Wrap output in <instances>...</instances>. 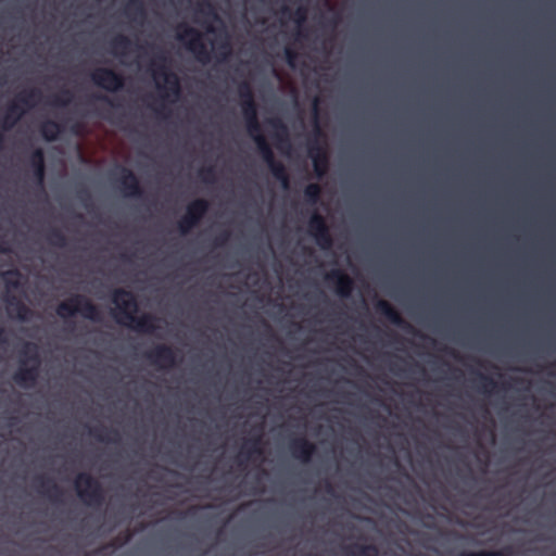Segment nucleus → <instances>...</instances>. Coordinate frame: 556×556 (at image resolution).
I'll return each mask as SVG.
<instances>
[{
  "instance_id": "obj_6",
  "label": "nucleus",
  "mask_w": 556,
  "mask_h": 556,
  "mask_svg": "<svg viewBox=\"0 0 556 556\" xmlns=\"http://www.w3.org/2000/svg\"><path fill=\"white\" fill-rule=\"evenodd\" d=\"M112 302L117 308L115 315L116 320L122 318L123 321H129L138 312V303L132 292L118 288L112 292Z\"/></svg>"
},
{
  "instance_id": "obj_53",
  "label": "nucleus",
  "mask_w": 556,
  "mask_h": 556,
  "mask_svg": "<svg viewBox=\"0 0 556 556\" xmlns=\"http://www.w3.org/2000/svg\"><path fill=\"white\" fill-rule=\"evenodd\" d=\"M7 285H8L9 287H17L18 282H17V281H12V280L8 279V280H7Z\"/></svg>"
},
{
  "instance_id": "obj_20",
  "label": "nucleus",
  "mask_w": 556,
  "mask_h": 556,
  "mask_svg": "<svg viewBox=\"0 0 556 556\" xmlns=\"http://www.w3.org/2000/svg\"><path fill=\"white\" fill-rule=\"evenodd\" d=\"M208 207V201L205 199H195L187 205L186 214L190 219L199 225L204 215L207 213Z\"/></svg>"
},
{
  "instance_id": "obj_35",
  "label": "nucleus",
  "mask_w": 556,
  "mask_h": 556,
  "mask_svg": "<svg viewBox=\"0 0 556 556\" xmlns=\"http://www.w3.org/2000/svg\"><path fill=\"white\" fill-rule=\"evenodd\" d=\"M241 110H242V114H243L245 123L258 119L256 102H254L252 104L242 103Z\"/></svg>"
},
{
  "instance_id": "obj_12",
  "label": "nucleus",
  "mask_w": 556,
  "mask_h": 556,
  "mask_svg": "<svg viewBox=\"0 0 556 556\" xmlns=\"http://www.w3.org/2000/svg\"><path fill=\"white\" fill-rule=\"evenodd\" d=\"M157 318L151 314L143 313L140 316H134L129 321H123L122 318L117 323L124 325L137 332L152 334L159 328L156 325Z\"/></svg>"
},
{
  "instance_id": "obj_28",
  "label": "nucleus",
  "mask_w": 556,
  "mask_h": 556,
  "mask_svg": "<svg viewBox=\"0 0 556 556\" xmlns=\"http://www.w3.org/2000/svg\"><path fill=\"white\" fill-rule=\"evenodd\" d=\"M254 142L266 165L276 160L274 151L264 134H258L257 136H254Z\"/></svg>"
},
{
  "instance_id": "obj_9",
  "label": "nucleus",
  "mask_w": 556,
  "mask_h": 556,
  "mask_svg": "<svg viewBox=\"0 0 556 556\" xmlns=\"http://www.w3.org/2000/svg\"><path fill=\"white\" fill-rule=\"evenodd\" d=\"M118 176L115 179L116 185L125 197L140 198L143 190L138 177L134 172L125 166H118Z\"/></svg>"
},
{
  "instance_id": "obj_17",
  "label": "nucleus",
  "mask_w": 556,
  "mask_h": 556,
  "mask_svg": "<svg viewBox=\"0 0 556 556\" xmlns=\"http://www.w3.org/2000/svg\"><path fill=\"white\" fill-rule=\"evenodd\" d=\"M74 300L77 301V313H79L84 318L91 321L101 320L99 307L92 303L91 300L81 294H74Z\"/></svg>"
},
{
  "instance_id": "obj_44",
  "label": "nucleus",
  "mask_w": 556,
  "mask_h": 556,
  "mask_svg": "<svg viewBox=\"0 0 556 556\" xmlns=\"http://www.w3.org/2000/svg\"><path fill=\"white\" fill-rule=\"evenodd\" d=\"M286 60L289 66L293 67L298 59V53L294 49L287 47L285 49Z\"/></svg>"
},
{
  "instance_id": "obj_56",
  "label": "nucleus",
  "mask_w": 556,
  "mask_h": 556,
  "mask_svg": "<svg viewBox=\"0 0 556 556\" xmlns=\"http://www.w3.org/2000/svg\"><path fill=\"white\" fill-rule=\"evenodd\" d=\"M316 132L320 135V128L318 127V125H316Z\"/></svg>"
},
{
  "instance_id": "obj_43",
  "label": "nucleus",
  "mask_w": 556,
  "mask_h": 556,
  "mask_svg": "<svg viewBox=\"0 0 556 556\" xmlns=\"http://www.w3.org/2000/svg\"><path fill=\"white\" fill-rule=\"evenodd\" d=\"M245 125H247V129H248L250 136L253 139H254V136H257L258 134H263L258 119H255L253 122H247Z\"/></svg>"
},
{
  "instance_id": "obj_5",
  "label": "nucleus",
  "mask_w": 556,
  "mask_h": 556,
  "mask_svg": "<svg viewBox=\"0 0 556 556\" xmlns=\"http://www.w3.org/2000/svg\"><path fill=\"white\" fill-rule=\"evenodd\" d=\"M176 39L184 42L186 49L193 54L198 62L202 64L211 62V51L203 42V36L197 28L187 24H179L177 26Z\"/></svg>"
},
{
  "instance_id": "obj_1",
  "label": "nucleus",
  "mask_w": 556,
  "mask_h": 556,
  "mask_svg": "<svg viewBox=\"0 0 556 556\" xmlns=\"http://www.w3.org/2000/svg\"><path fill=\"white\" fill-rule=\"evenodd\" d=\"M20 356V367L14 372L13 380L20 387L33 386L39 377L38 346L35 343L25 342Z\"/></svg>"
},
{
  "instance_id": "obj_10",
  "label": "nucleus",
  "mask_w": 556,
  "mask_h": 556,
  "mask_svg": "<svg viewBox=\"0 0 556 556\" xmlns=\"http://www.w3.org/2000/svg\"><path fill=\"white\" fill-rule=\"evenodd\" d=\"M152 364L163 369H169L177 364L176 351L167 344H157L144 354Z\"/></svg>"
},
{
  "instance_id": "obj_13",
  "label": "nucleus",
  "mask_w": 556,
  "mask_h": 556,
  "mask_svg": "<svg viewBox=\"0 0 556 556\" xmlns=\"http://www.w3.org/2000/svg\"><path fill=\"white\" fill-rule=\"evenodd\" d=\"M289 452L302 463H308L316 452V445L307 440L305 437L292 439L289 443Z\"/></svg>"
},
{
  "instance_id": "obj_46",
  "label": "nucleus",
  "mask_w": 556,
  "mask_h": 556,
  "mask_svg": "<svg viewBox=\"0 0 556 556\" xmlns=\"http://www.w3.org/2000/svg\"><path fill=\"white\" fill-rule=\"evenodd\" d=\"M9 343V338L5 329L3 327H0V345H7Z\"/></svg>"
},
{
  "instance_id": "obj_21",
  "label": "nucleus",
  "mask_w": 556,
  "mask_h": 556,
  "mask_svg": "<svg viewBox=\"0 0 556 556\" xmlns=\"http://www.w3.org/2000/svg\"><path fill=\"white\" fill-rule=\"evenodd\" d=\"M271 128L275 129V138L278 148L282 149L285 146L290 148L289 131L287 125L280 118H271L268 121Z\"/></svg>"
},
{
  "instance_id": "obj_41",
  "label": "nucleus",
  "mask_w": 556,
  "mask_h": 556,
  "mask_svg": "<svg viewBox=\"0 0 556 556\" xmlns=\"http://www.w3.org/2000/svg\"><path fill=\"white\" fill-rule=\"evenodd\" d=\"M230 236H231V233L229 230L222 231L214 238V242H213L214 247H216V248L225 247L228 243Z\"/></svg>"
},
{
  "instance_id": "obj_37",
  "label": "nucleus",
  "mask_w": 556,
  "mask_h": 556,
  "mask_svg": "<svg viewBox=\"0 0 556 556\" xmlns=\"http://www.w3.org/2000/svg\"><path fill=\"white\" fill-rule=\"evenodd\" d=\"M178 229L180 231L181 235H187L189 233L194 227H197L198 225L195 224V222H193L192 219H190L187 214H185L179 220H178Z\"/></svg>"
},
{
  "instance_id": "obj_39",
  "label": "nucleus",
  "mask_w": 556,
  "mask_h": 556,
  "mask_svg": "<svg viewBox=\"0 0 556 556\" xmlns=\"http://www.w3.org/2000/svg\"><path fill=\"white\" fill-rule=\"evenodd\" d=\"M513 547L507 545L498 551H482V556H513Z\"/></svg>"
},
{
  "instance_id": "obj_51",
  "label": "nucleus",
  "mask_w": 556,
  "mask_h": 556,
  "mask_svg": "<svg viewBox=\"0 0 556 556\" xmlns=\"http://www.w3.org/2000/svg\"><path fill=\"white\" fill-rule=\"evenodd\" d=\"M10 250L7 245V243L0 239V252L1 253H8Z\"/></svg>"
},
{
  "instance_id": "obj_38",
  "label": "nucleus",
  "mask_w": 556,
  "mask_h": 556,
  "mask_svg": "<svg viewBox=\"0 0 556 556\" xmlns=\"http://www.w3.org/2000/svg\"><path fill=\"white\" fill-rule=\"evenodd\" d=\"M72 100L70 90H62L60 94L54 96L52 104L55 106H66Z\"/></svg>"
},
{
  "instance_id": "obj_29",
  "label": "nucleus",
  "mask_w": 556,
  "mask_h": 556,
  "mask_svg": "<svg viewBox=\"0 0 556 556\" xmlns=\"http://www.w3.org/2000/svg\"><path fill=\"white\" fill-rule=\"evenodd\" d=\"M56 315L61 317L62 319H66L68 317L74 316L78 312L77 307V301L74 300V295H72L70 299L61 302L56 306Z\"/></svg>"
},
{
  "instance_id": "obj_26",
  "label": "nucleus",
  "mask_w": 556,
  "mask_h": 556,
  "mask_svg": "<svg viewBox=\"0 0 556 556\" xmlns=\"http://www.w3.org/2000/svg\"><path fill=\"white\" fill-rule=\"evenodd\" d=\"M89 433L91 437L100 442H118L119 434L115 429H109L106 427H93L90 428Z\"/></svg>"
},
{
  "instance_id": "obj_50",
  "label": "nucleus",
  "mask_w": 556,
  "mask_h": 556,
  "mask_svg": "<svg viewBox=\"0 0 556 556\" xmlns=\"http://www.w3.org/2000/svg\"><path fill=\"white\" fill-rule=\"evenodd\" d=\"M5 131H7V130H2V129L0 128V151H1V150L3 149V147H4V142H5V135H4V134H5Z\"/></svg>"
},
{
  "instance_id": "obj_45",
  "label": "nucleus",
  "mask_w": 556,
  "mask_h": 556,
  "mask_svg": "<svg viewBox=\"0 0 556 556\" xmlns=\"http://www.w3.org/2000/svg\"><path fill=\"white\" fill-rule=\"evenodd\" d=\"M208 9L207 14L212 15L214 18H217V14L214 12L212 4L210 2H203L200 4V11H204L203 9Z\"/></svg>"
},
{
  "instance_id": "obj_34",
  "label": "nucleus",
  "mask_w": 556,
  "mask_h": 556,
  "mask_svg": "<svg viewBox=\"0 0 556 556\" xmlns=\"http://www.w3.org/2000/svg\"><path fill=\"white\" fill-rule=\"evenodd\" d=\"M232 49L228 38L220 41L216 48L215 54L219 63L226 62L231 55Z\"/></svg>"
},
{
  "instance_id": "obj_24",
  "label": "nucleus",
  "mask_w": 556,
  "mask_h": 556,
  "mask_svg": "<svg viewBox=\"0 0 556 556\" xmlns=\"http://www.w3.org/2000/svg\"><path fill=\"white\" fill-rule=\"evenodd\" d=\"M132 41L125 35H117L110 41L111 52L116 56H125L129 53Z\"/></svg>"
},
{
  "instance_id": "obj_19",
  "label": "nucleus",
  "mask_w": 556,
  "mask_h": 556,
  "mask_svg": "<svg viewBox=\"0 0 556 556\" xmlns=\"http://www.w3.org/2000/svg\"><path fill=\"white\" fill-rule=\"evenodd\" d=\"M29 165L33 168L34 178L37 185L42 188L46 175V165L43 151L41 149H36L31 152L29 156Z\"/></svg>"
},
{
  "instance_id": "obj_8",
  "label": "nucleus",
  "mask_w": 556,
  "mask_h": 556,
  "mask_svg": "<svg viewBox=\"0 0 556 556\" xmlns=\"http://www.w3.org/2000/svg\"><path fill=\"white\" fill-rule=\"evenodd\" d=\"M91 80L98 87L111 92L121 90L125 85L124 76L108 67L94 70L91 73Z\"/></svg>"
},
{
  "instance_id": "obj_40",
  "label": "nucleus",
  "mask_w": 556,
  "mask_h": 556,
  "mask_svg": "<svg viewBox=\"0 0 556 556\" xmlns=\"http://www.w3.org/2000/svg\"><path fill=\"white\" fill-rule=\"evenodd\" d=\"M479 378L481 381V389L484 392H491V390H493L497 386L496 382L489 376L479 374Z\"/></svg>"
},
{
  "instance_id": "obj_49",
  "label": "nucleus",
  "mask_w": 556,
  "mask_h": 556,
  "mask_svg": "<svg viewBox=\"0 0 556 556\" xmlns=\"http://www.w3.org/2000/svg\"><path fill=\"white\" fill-rule=\"evenodd\" d=\"M457 556H482V551H480V552H460Z\"/></svg>"
},
{
  "instance_id": "obj_3",
  "label": "nucleus",
  "mask_w": 556,
  "mask_h": 556,
  "mask_svg": "<svg viewBox=\"0 0 556 556\" xmlns=\"http://www.w3.org/2000/svg\"><path fill=\"white\" fill-rule=\"evenodd\" d=\"M166 61L164 53L156 55L155 60L152 61L153 77L157 81V88L163 90L162 99L178 98L181 92L180 80L175 73L168 71Z\"/></svg>"
},
{
  "instance_id": "obj_54",
  "label": "nucleus",
  "mask_w": 556,
  "mask_h": 556,
  "mask_svg": "<svg viewBox=\"0 0 556 556\" xmlns=\"http://www.w3.org/2000/svg\"><path fill=\"white\" fill-rule=\"evenodd\" d=\"M8 275L18 276L20 274L17 270H12V271H9Z\"/></svg>"
},
{
  "instance_id": "obj_23",
  "label": "nucleus",
  "mask_w": 556,
  "mask_h": 556,
  "mask_svg": "<svg viewBox=\"0 0 556 556\" xmlns=\"http://www.w3.org/2000/svg\"><path fill=\"white\" fill-rule=\"evenodd\" d=\"M345 556H378L379 549L375 544H350L344 547Z\"/></svg>"
},
{
  "instance_id": "obj_42",
  "label": "nucleus",
  "mask_w": 556,
  "mask_h": 556,
  "mask_svg": "<svg viewBox=\"0 0 556 556\" xmlns=\"http://www.w3.org/2000/svg\"><path fill=\"white\" fill-rule=\"evenodd\" d=\"M307 10L304 7H299L292 14L291 17L299 24L302 25L306 21Z\"/></svg>"
},
{
  "instance_id": "obj_14",
  "label": "nucleus",
  "mask_w": 556,
  "mask_h": 556,
  "mask_svg": "<svg viewBox=\"0 0 556 556\" xmlns=\"http://www.w3.org/2000/svg\"><path fill=\"white\" fill-rule=\"evenodd\" d=\"M308 154L313 161L316 177L323 178L329 168V156L327 151L317 142H309Z\"/></svg>"
},
{
  "instance_id": "obj_15",
  "label": "nucleus",
  "mask_w": 556,
  "mask_h": 556,
  "mask_svg": "<svg viewBox=\"0 0 556 556\" xmlns=\"http://www.w3.org/2000/svg\"><path fill=\"white\" fill-rule=\"evenodd\" d=\"M7 312L11 318L20 321H28L33 316V311L18 298L9 295L5 298Z\"/></svg>"
},
{
  "instance_id": "obj_27",
  "label": "nucleus",
  "mask_w": 556,
  "mask_h": 556,
  "mask_svg": "<svg viewBox=\"0 0 556 556\" xmlns=\"http://www.w3.org/2000/svg\"><path fill=\"white\" fill-rule=\"evenodd\" d=\"M267 166L273 177L281 184L282 188H289L290 178L285 165L280 161L274 160Z\"/></svg>"
},
{
  "instance_id": "obj_4",
  "label": "nucleus",
  "mask_w": 556,
  "mask_h": 556,
  "mask_svg": "<svg viewBox=\"0 0 556 556\" xmlns=\"http://www.w3.org/2000/svg\"><path fill=\"white\" fill-rule=\"evenodd\" d=\"M75 490L79 500L87 506L100 507L103 505L105 495L98 479L88 472H80L75 479Z\"/></svg>"
},
{
  "instance_id": "obj_22",
  "label": "nucleus",
  "mask_w": 556,
  "mask_h": 556,
  "mask_svg": "<svg viewBox=\"0 0 556 556\" xmlns=\"http://www.w3.org/2000/svg\"><path fill=\"white\" fill-rule=\"evenodd\" d=\"M39 130L46 141L52 142L58 140L59 136L63 132L64 127L55 121L48 119L40 125Z\"/></svg>"
},
{
  "instance_id": "obj_30",
  "label": "nucleus",
  "mask_w": 556,
  "mask_h": 556,
  "mask_svg": "<svg viewBox=\"0 0 556 556\" xmlns=\"http://www.w3.org/2000/svg\"><path fill=\"white\" fill-rule=\"evenodd\" d=\"M125 14L134 21L140 18L142 22L146 18V9L141 0H129L125 8Z\"/></svg>"
},
{
  "instance_id": "obj_16",
  "label": "nucleus",
  "mask_w": 556,
  "mask_h": 556,
  "mask_svg": "<svg viewBox=\"0 0 556 556\" xmlns=\"http://www.w3.org/2000/svg\"><path fill=\"white\" fill-rule=\"evenodd\" d=\"M35 481L37 491L46 495L51 502L60 503L62 501L63 492L52 479L37 477Z\"/></svg>"
},
{
  "instance_id": "obj_25",
  "label": "nucleus",
  "mask_w": 556,
  "mask_h": 556,
  "mask_svg": "<svg viewBox=\"0 0 556 556\" xmlns=\"http://www.w3.org/2000/svg\"><path fill=\"white\" fill-rule=\"evenodd\" d=\"M261 437H254L245 441L244 445L242 446L239 458L241 459L244 457L245 460L252 458L253 456H260L263 454V450L261 447Z\"/></svg>"
},
{
  "instance_id": "obj_11",
  "label": "nucleus",
  "mask_w": 556,
  "mask_h": 556,
  "mask_svg": "<svg viewBox=\"0 0 556 556\" xmlns=\"http://www.w3.org/2000/svg\"><path fill=\"white\" fill-rule=\"evenodd\" d=\"M325 279L334 286L337 294L341 298H349L354 289L353 279L339 268L330 270Z\"/></svg>"
},
{
  "instance_id": "obj_2",
  "label": "nucleus",
  "mask_w": 556,
  "mask_h": 556,
  "mask_svg": "<svg viewBox=\"0 0 556 556\" xmlns=\"http://www.w3.org/2000/svg\"><path fill=\"white\" fill-rule=\"evenodd\" d=\"M40 97L41 92L36 88L20 92L15 100L8 104L4 115L0 118V128L8 131L13 129L27 110L34 108Z\"/></svg>"
},
{
  "instance_id": "obj_48",
  "label": "nucleus",
  "mask_w": 556,
  "mask_h": 556,
  "mask_svg": "<svg viewBox=\"0 0 556 556\" xmlns=\"http://www.w3.org/2000/svg\"><path fill=\"white\" fill-rule=\"evenodd\" d=\"M79 199L84 202V204L87 206V201L90 200V194L87 190L79 191Z\"/></svg>"
},
{
  "instance_id": "obj_7",
  "label": "nucleus",
  "mask_w": 556,
  "mask_h": 556,
  "mask_svg": "<svg viewBox=\"0 0 556 556\" xmlns=\"http://www.w3.org/2000/svg\"><path fill=\"white\" fill-rule=\"evenodd\" d=\"M308 231L314 237L317 245L321 250H330L333 245V239L330 229L323 215L314 212L308 222Z\"/></svg>"
},
{
  "instance_id": "obj_36",
  "label": "nucleus",
  "mask_w": 556,
  "mask_h": 556,
  "mask_svg": "<svg viewBox=\"0 0 556 556\" xmlns=\"http://www.w3.org/2000/svg\"><path fill=\"white\" fill-rule=\"evenodd\" d=\"M198 176L204 184H214L216 181V173L214 166L201 168L198 172Z\"/></svg>"
},
{
  "instance_id": "obj_31",
  "label": "nucleus",
  "mask_w": 556,
  "mask_h": 556,
  "mask_svg": "<svg viewBox=\"0 0 556 556\" xmlns=\"http://www.w3.org/2000/svg\"><path fill=\"white\" fill-rule=\"evenodd\" d=\"M321 194V187L318 184H309L304 188L305 202L311 205H316L319 202Z\"/></svg>"
},
{
  "instance_id": "obj_18",
  "label": "nucleus",
  "mask_w": 556,
  "mask_h": 556,
  "mask_svg": "<svg viewBox=\"0 0 556 556\" xmlns=\"http://www.w3.org/2000/svg\"><path fill=\"white\" fill-rule=\"evenodd\" d=\"M375 309L394 326L404 328L407 325L401 314L386 300H378Z\"/></svg>"
},
{
  "instance_id": "obj_32",
  "label": "nucleus",
  "mask_w": 556,
  "mask_h": 556,
  "mask_svg": "<svg viewBox=\"0 0 556 556\" xmlns=\"http://www.w3.org/2000/svg\"><path fill=\"white\" fill-rule=\"evenodd\" d=\"M238 94L240 98V102L242 103H254V93L252 87L249 81L243 80L238 86Z\"/></svg>"
},
{
  "instance_id": "obj_55",
  "label": "nucleus",
  "mask_w": 556,
  "mask_h": 556,
  "mask_svg": "<svg viewBox=\"0 0 556 556\" xmlns=\"http://www.w3.org/2000/svg\"><path fill=\"white\" fill-rule=\"evenodd\" d=\"M282 12H283V13H290V10H289V8H288V7H283V8H282Z\"/></svg>"
},
{
  "instance_id": "obj_33",
  "label": "nucleus",
  "mask_w": 556,
  "mask_h": 556,
  "mask_svg": "<svg viewBox=\"0 0 556 556\" xmlns=\"http://www.w3.org/2000/svg\"><path fill=\"white\" fill-rule=\"evenodd\" d=\"M48 242L55 248H65L67 245L66 236L58 228H52L47 237Z\"/></svg>"
},
{
  "instance_id": "obj_47",
  "label": "nucleus",
  "mask_w": 556,
  "mask_h": 556,
  "mask_svg": "<svg viewBox=\"0 0 556 556\" xmlns=\"http://www.w3.org/2000/svg\"><path fill=\"white\" fill-rule=\"evenodd\" d=\"M97 99L98 100H102L104 102H106L108 104H110L112 108H118L119 106V103H116L114 101H112L110 98H108L106 96H97Z\"/></svg>"
},
{
  "instance_id": "obj_52",
  "label": "nucleus",
  "mask_w": 556,
  "mask_h": 556,
  "mask_svg": "<svg viewBox=\"0 0 556 556\" xmlns=\"http://www.w3.org/2000/svg\"><path fill=\"white\" fill-rule=\"evenodd\" d=\"M326 492L330 495H333L334 494V489L332 486V484L330 482H327L326 483Z\"/></svg>"
}]
</instances>
